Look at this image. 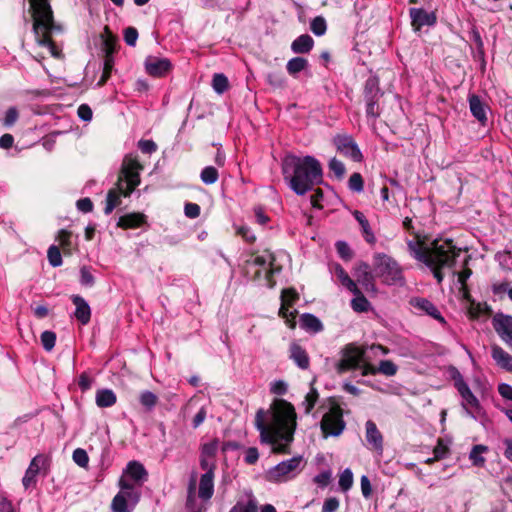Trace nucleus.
<instances>
[{
	"mask_svg": "<svg viewBox=\"0 0 512 512\" xmlns=\"http://www.w3.org/2000/svg\"><path fill=\"white\" fill-rule=\"evenodd\" d=\"M255 425L260 432L261 441L272 445L273 452L287 453L296 428V413L293 405L285 400L274 403L272 421L265 423V412L256 413Z\"/></svg>",
	"mask_w": 512,
	"mask_h": 512,
	"instance_id": "f257e3e1",
	"label": "nucleus"
},
{
	"mask_svg": "<svg viewBox=\"0 0 512 512\" xmlns=\"http://www.w3.org/2000/svg\"><path fill=\"white\" fill-rule=\"evenodd\" d=\"M285 182L297 195H304L322 182V167L313 156L287 155L281 163Z\"/></svg>",
	"mask_w": 512,
	"mask_h": 512,
	"instance_id": "f03ea898",
	"label": "nucleus"
},
{
	"mask_svg": "<svg viewBox=\"0 0 512 512\" xmlns=\"http://www.w3.org/2000/svg\"><path fill=\"white\" fill-rule=\"evenodd\" d=\"M29 1L33 12V32L37 44L47 48L53 57L58 58L60 50L51 40V35L55 32H61V27L54 22L49 0Z\"/></svg>",
	"mask_w": 512,
	"mask_h": 512,
	"instance_id": "7ed1b4c3",
	"label": "nucleus"
},
{
	"mask_svg": "<svg viewBox=\"0 0 512 512\" xmlns=\"http://www.w3.org/2000/svg\"><path fill=\"white\" fill-rule=\"evenodd\" d=\"M143 166L136 157L128 155L123 159L121 171L117 181V187L109 190L106 197L104 213L109 215L121 203L120 197L130 196L140 184V172Z\"/></svg>",
	"mask_w": 512,
	"mask_h": 512,
	"instance_id": "20e7f679",
	"label": "nucleus"
},
{
	"mask_svg": "<svg viewBox=\"0 0 512 512\" xmlns=\"http://www.w3.org/2000/svg\"><path fill=\"white\" fill-rule=\"evenodd\" d=\"M452 239H435L432 241L429 247H423L422 243L413 240L407 242L408 250L415 259L423 262L425 265H432L440 263L441 265L447 264V258L444 260L443 257L445 252L449 251L450 241Z\"/></svg>",
	"mask_w": 512,
	"mask_h": 512,
	"instance_id": "39448f33",
	"label": "nucleus"
},
{
	"mask_svg": "<svg viewBox=\"0 0 512 512\" xmlns=\"http://www.w3.org/2000/svg\"><path fill=\"white\" fill-rule=\"evenodd\" d=\"M374 270L383 282L388 285L402 283V270L398 263L389 255L376 253L373 256Z\"/></svg>",
	"mask_w": 512,
	"mask_h": 512,
	"instance_id": "423d86ee",
	"label": "nucleus"
},
{
	"mask_svg": "<svg viewBox=\"0 0 512 512\" xmlns=\"http://www.w3.org/2000/svg\"><path fill=\"white\" fill-rule=\"evenodd\" d=\"M120 491L114 496L111 509L113 512H131L140 499V491L125 478L119 480Z\"/></svg>",
	"mask_w": 512,
	"mask_h": 512,
	"instance_id": "0eeeda50",
	"label": "nucleus"
},
{
	"mask_svg": "<svg viewBox=\"0 0 512 512\" xmlns=\"http://www.w3.org/2000/svg\"><path fill=\"white\" fill-rule=\"evenodd\" d=\"M341 353L342 357L336 366L339 374L356 368H361L362 373L365 363H369L368 357L366 356V350L354 344H348L345 346Z\"/></svg>",
	"mask_w": 512,
	"mask_h": 512,
	"instance_id": "6e6552de",
	"label": "nucleus"
},
{
	"mask_svg": "<svg viewBox=\"0 0 512 512\" xmlns=\"http://www.w3.org/2000/svg\"><path fill=\"white\" fill-rule=\"evenodd\" d=\"M345 427L346 423L343 420V411L338 404L333 403L329 410L324 413L320 422V428L324 438L329 436H340L343 433Z\"/></svg>",
	"mask_w": 512,
	"mask_h": 512,
	"instance_id": "1a4fd4ad",
	"label": "nucleus"
},
{
	"mask_svg": "<svg viewBox=\"0 0 512 512\" xmlns=\"http://www.w3.org/2000/svg\"><path fill=\"white\" fill-rule=\"evenodd\" d=\"M383 92L379 87V79L376 76H370L364 85V100L366 103V116L373 122L380 116L379 100Z\"/></svg>",
	"mask_w": 512,
	"mask_h": 512,
	"instance_id": "9d476101",
	"label": "nucleus"
},
{
	"mask_svg": "<svg viewBox=\"0 0 512 512\" xmlns=\"http://www.w3.org/2000/svg\"><path fill=\"white\" fill-rule=\"evenodd\" d=\"M451 377L454 380V386L462 397V407L467 415L475 418V413H479L481 409L478 399L464 381L461 373L454 367L451 369Z\"/></svg>",
	"mask_w": 512,
	"mask_h": 512,
	"instance_id": "9b49d317",
	"label": "nucleus"
},
{
	"mask_svg": "<svg viewBox=\"0 0 512 512\" xmlns=\"http://www.w3.org/2000/svg\"><path fill=\"white\" fill-rule=\"evenodd\" d=\"M274 261V256L269 252H265L262 255L252 256L246 263L248 266L259 267V270L255 272V276L259 278L263 272L266 281L271 283L272 275L280 271V268L275 266Z\"/></svg>",
	"mask_w": 512,
	"mask_h": 512,
	"instance_id": "f8f14e48",
	"label": "nucleus"
},
{
	"mask_svg": "<svg viewBox=\"0 0 512 512\" xmlns=\"http://www.w3.org/2000/svg\"><path fill=\"white\" fill-rule=\"evenodd\" d=\"M333 143L336 146L337 151L342 155L351 158L355 162H360L362 160V153L351 136L337 135L334 137Z\"/></svg>",
	"mask_w": 512,
	"mask_h": 512,
	"instance_id": "ddd939ff",
	"label": "nucleus"
},
{
	"mask_svg": "<svg viewBox=\"0 0 512 512\" xmlns=\"http://www.w3.org/2000/svg\"><path fill=\"white\" fill-rule=\"evenodd\" d=\"M492 325L499 337L512 347V316L496 313L492 318Z\"/></svg>",
	"mask_w": 512,
	"mask_h": 512,
	"instance_id": "4468645a",
	"label": "nucleus"
},
{
	"mask_svg": "<svg viewBox=\"0 0 512 512\" xmlns=\"http://www.w3.org/2000/svg\"><path fill=\"white\" fill-rule=\"evenodd\" d=\"M449 246H450V248L448 249L449 251L445 252V254H443L444 256L441 257L444 260L447 258V262H449V263L443 264V265H441L440 263L427 265L428 267H430L432 269L433 275L437 279L438 283H441L443 280V274H442L441 270L444 268H452L455 264L456 258L460 255V253L462 251L461 248L456 247L453 240L450 241Z\"/></svg>",
	"mask_w": 512,
	"mask_h": 512,
	"instance_id": "2eb2a0df",
	"label": "nucleus"
},
{
	"mask_svg": "<svg viewBox=\"0 0 512 512\" xmlns=\"http://www.w3.org/2000/svg\"><path fill=\"white\" fill-rule=\"evenodd\" d=\"M121 478L127 479L134 485L135 489L139 490V487L147 479V471L141 463L137 461H130Z\"/></svg>",
	"mask_w": 512,
	"mask_h": 512,
	"instance_id": "dca6fc26",
	"label": "nucleus"
},
{
	"mask_svg": "<svg viewBox=\"0 0 512 512\" xmlns=\"http://www.w3.org/2000/svg\"><path fill=\"white\" fill-rule=\"evenodd\" d=\"M354 276L367 292H375L374 275L371 272L369 264L360 262L355 267Z\"/></svg>",
	"mask_w": 512,
	"mask_h": 512,
	"instance_id": "f3484780",
	"label": "nucleus"
},
{
	"mask_svg": "<svg viewBox=\"0 0 512 512\" xmlns=\"http://www.w3.org/2000/svg\"><path fill=\"white\" fill-rule=\"evenodd\" d=\"M45 462L46 459L43 455H37L32 459L22 479V484L25 489H29L36 485V477L41 468L45 465Z\"/></svg>",
	"mask_w": 512,
	"mask_h": 512,
	"instance_id": "a211bd4d",
	"label": "nucleus"
},
{
	"mask_svg": "<svg viewBox=\"0 0 512 512\" xmlns=\"http://www.w3.org/2000/svg\"><path fill=\"white\" fill-rule=\"evenodd\" d=\"M145 68L149 75L161 77L171 69V62L166 58L148 57L145 61Z\"/></svg>",
	"mask_w": 512,
	"mask_h": 512,
	"instance_id": "6ab92c4d",
	"label": "nucleus"
},
{
	"mask_svg": "<svg viewBox=\"0 0 512 512\" xmlns=\"http://www.w3.org/2000/svg\"><path fill=\"white\" fill-rule=\"evenodd\" d=\"M410 17L412 26L419 30L423 26H433L436 23V15L434 12H427L421 8H411Z\"/></svg>",
	"mask_w": 512,
	"mask_h": 512,
	"instance_id": "aec40b11",
	"label": "nucleus"
},
{
	"mask_svg": "<svg viewBox=\"0 0 512 512\" xmlns=\"http://www.w3.org/2000/svg\"><path fill=\"white\" fill-rule=\"evenodd\" d=\"M302 462V457H293L277 464L270 472L271 476L277 480L286 477L296 471Z\"/></svg>",
	"mask_w": 512,
	"mask_h": 512,
	"instance_id": "412c9836",
	"label": "nucleus"
},
{
	"mask_svg": "<svg viewBox=\"0 0 512 512\" xmlns=\"http://www.w3.org/2000/svg\"><path fill=\"white\" fill-rule=\"evenodd\" d=\"M366 440L368 444L378 453H383V436L372 420L365 423Z\"/></svg>",
	"mask_w": 512,
	"mask_h": 512,
	"instance_id": "4be33fe9",
	"label": "nucleus"
},
{
	"mask_svg": "<svg viewBox=\"0 0 512 512\" xmlns=\"http://www.w3.org/2000/svg\"><path fill=\"white\" fill-rule=\"evenodd\" d=\"M410 304L420 312L431 316L432 318L438 320L441 323H445V320L442 317L439 310L437 309V307L428 299L415 297L410 300Z\"/></svg>",
	"mask_w": 512,
	"mask_h": 512,
	"instance_id": "5701e85b",
	"label": "nucleus"
},
{
	"mask_svg": "<svg viewBox=\"0 0 512 512\" xmlns=\"http://www.w3.org/2000/svg\"><path fill=\"white\" fill-rule=\"evenodd\" d=\"M397 365L393 363L391 360H382L379 363L378 367L370 363H365L363 366V376L367 375H375L377 373H381L385 376H394L397 373Z\"/></svg>",
	"mask_w": 512,
	"mask_h": 512,
	"instance_id": "b1692460",
	"label": "nucleus"
},
{
	"mask_svg": "<svg viewBox=\"0 0 512 512\" xmlns=\"http://www.w3.org/2000/svg\"><path fill=\"white\" fill-rule=\"evenodd\" d=\"M288 295H291V299L292 300H297L298 299V295L295 292V290H293V289H284L282 291V293H281V307L279 309V315L283 319H285L287 324H290V326L293 327V325H294L293 322H294L295 315H294L293 311H290V307L291 306H289V300L287 299Z\"/></svg>",
	"mask_w": 512,
	"mask_h": 512,
	"instance_id": "393cba45",
	"label": "nucleus"
},
{
	"mask_svg": "<svg viewBox=\"0 0 512 512\" xmlns=\"http://www.w3.org/2000/svg\"><path fill=\"white\" fill-rule=\"evenodd\" d=\"M71 300L75 305V318L83 325L88 324L91 318V309L87 301L79 295H72Z\"/></svg>",
	"mask_w": 512,
	"mask_h": 512,
	"instance_id": "a878e982",
	"label": "nucleus"
},
{
	"mask_svg": "<svg viewBox=\"0 0 512 512\" xmlns=\"http://www.w3.org/2000/svg\"><path fill=\"white\" fill-rule=\"evenodd\" d=\"M469 108L472 115L481 123L485 124L487 122V106L482 102L479 96L470 95L469 96Z\"/></svg>",
	"mask_w": 512,
	"mask_h": 512,
	"instance_id": "bb28decb",
	"label": "nucleus"
},
{
	"mask_svg": "<svg viewBox=\"0 0 512 512\" xmlns=\"http://www.w3.org/2000/svg\"><path fill=\"white\" fill-rule=\"evenodd\" d=\"M290 358L302 370H306L310 365V358L304 348L297 343L290 345Z\"/></svg>",
	"mask_w": 512,
	"mask_h": 512,
	"instance_id": "cd10ccee",
	"label": "nucleus"
},
{
	"mask_svg": "<svg viewBox=\"0 0 512 512\" xmlns=\"http://www.w3.org/2000/svg\"><path fill=\"white\" fill-rule=\"evenodd\" d=\"M105 61H104V70L103 74L98 82V85H103L108 78L110 77L112 66H113V58L112 54L114 53L115 47L112 39H106L105 42Z\"/></svg>",
	"mask_w": 512,
	"mask_h": 512,
	"instance_id": "c85d7f7f",
	"label": "nucleus"
},
{
	"mask_svg": "<svg viewBox=\"0 0 512 512\" xmlns=\"http://www.w3.org/2000/svg\"><path fill=\"white\" fill-rule=\"evenodd\" d=\"M491 356L496 364L507 371L512 372V355L498 345L491 347Z\"/></svg>",
	"mask_w": 512,
	"mask_h": 512,
	"instance_id": "c756f323",
	"label": "nucleus"
},
{
	"mask_svg": "<svg viewBox=\"0 0 512 512\" xmlns=\"http://www.w3.org/2000/svg\"><path fill=\"white\" fill-rule=\"evenodd\" d=\"M214 473L205 472L201 478L199 483V497L203 500H208L212 497L214 493Z\"/></svg>",
	"mask_w": 512,
	"mask_h": 512,
	"instance_id": "7c9ffc66",
	"label": "nucleus"
},
{
	"mask_svg": "<svg viewBox=\"0 0 512 512\" xmlns=\"http://www.w3.org/2000/svg\"><path fill=\"white\" fill-rule=\"evenodd\" d=\"M314 46L313 38L308 34H302L297 37L291 44V50L295 54L309 53Z\"/></svg>",
	"mask_w": 512,
	"mask_h": 512,
	"instance_id": "2f4dec72",
	"label": "nucleus"
},
{
	"mask_svg": "<svg viewBox=\"0 0 512 512\" xmlns=\"http://www.w3.org/2000/svg\"><path fill=\"white\" fill-rule=\"evenodd\" d=\"M146 217L142 213H129L123 215L118 220V227L128 229L137 228L145 223Z\"/></svg>",
	"mask_w": 512,
	"mask_h": 512,
	"instance_id": "473e14b6",
	"label": "nucleus"
},
{
	"mask_svg": "<svg viewBox=\"0 0 512 512\" xmlns=\"http://www.w3.org/2000/svg\"><path fill=\"white\" fill-rule=\"evenodd\" d=\"M353 216L359 223L361 230H362V235L365 238L366 242L369 244H375V242H376L375 235H374L365 215L362 212L355 210L353 212Z\"/></svg>",
	"mask_w": 512,
	"mask_h": 512,
	"instance_id": "72a5a7b5",
	"label": "nucleus"
},
{
	"mask_svg": "<svg viewBox=\"0 0 512 512\" xmlns=\"http://www.w3.org/2000/svg\"><path fill=\"white\" fill-rule=\"evenodd\" d=\"M116 394L111 389H100L96 392L95 401L98 407H111L116 403Z\"/></svg>",
	"mask_w": 512,
	"mask_h": 512,
	"instance_id": "f704fd0d",
	"label": "nucleus"
},
{
	"mask_svg": "<svg viewBox=\"0 0 512 512\" xmlns=\"http://www.w3.org/2000/svg\"><path fill=\"white\" fill-rule=\"evenodd\" d=\"M300 325L306 331L314 333L320 332L323 329L321 321L310 313H305L300 318Z\"/></svg>",
	"mask_w": 512,
	"mask_h": 512,
	"instance_id": "c9c22d12",
	"label": "nucleus"
},
{
	"mask_svg": "<svg viewBox=\"0 0 512 512\" xmlns=\"http://www.w3.org/2000/svg\"><path fill=\"white\" fill-rule=\"evenodd\" d=\"M334 271H335L337 278L339 279V281L341 282V284L343 286H345L350 292H358V287H357L355 281H353L349 277V275L347 274V272L343 269V267L341 265L336 264L334 267Z\"/></svg>",
	"mask_w": 512,
	"mask_h": 512,
	"instance_id": "e433bc0d",
	"label": "nucleus"
},
{
	"mask_svg": "<svg viewBox=\"0 0 512 512\" xmlns=\"http://www.w3.org/2000/svg\"><path fill=\"white\" fill-rule=\"evenodd\" d=\"M488 451V447L485 445H475L469 453V459L472 464L476 467H483L485 465V458L481 455Z\"/></svg>",
	"mask_w": 512,
	"mask_h": 512,
	"instance_id": "4c0bfd02",
	"label": "nucleus"
},
{
	"mask_svg": "<svg viewBox=\"0 0 512 512\" xmlns=\"http://www.w3.org/2000/svg\"><path fill=\"white\" fill-rule=\"evenodd\" d=\"M308 67V61L303 57H294L290 59L286 64L287 72L291 76H295L297 73L305 70Z\"/></svg>",
	"mask_w": 512,
	"mask_h": 512,
	"instance_id": "58836bf2",
	"label": "nucleus"
},
{
	"mask_svg": "<svg viewBox=\"0 0 512 512\" xmlns=\"http://www.w3.org/2000/svg\"><path fill=\"white\" fill-rule=\"evenodd\" d=\"M355 297L351 301V307L356 312H367L370 308L369 301L365 298L362 292L358 289V292H352Z\"/></svg>",
	"mask_w": 512,
	"mask_h": 512,
	"instance_id": "ea45409f",
	"label": "nucleus"
},
{
	"mask_svg": "<svg viewBox=\"0 0 512 512\" xmlns=\"http://www.w3.org/2000/svg\"><path fill=\"white\" fill-rule=\"evenodd\" d=\"M200 178L206 185L214 184L219 178L218 170L213 166H206L202 169Z\"/></svg>",
	"mask_w": 512,
	"mask_h": 512,
	"instance_id": "a19ab883",
	"label": "nucleus"
},
{
	"mask_svg": "<svg viewBox=\"0 0 512 512\" xmlns=\"http://www.w3.org/2000/svg\"><path fill=\"white\" fill-rule=\"evenodd\" d=\"M139 401L146 410L151 411L158 402V397L151 391H143L139 396Z\"/></svg>",
	"mask_w": 512,
	"mask_h": 512,
	"instance_id": "79ce46f5",
	"label": "nucleus"
},
{
	"mask_svg": "<svg viewBox=\"0 0 512 512\" xmlns=\"http://www.w3.org/2000/svg\"><path fill=\"white\" fill-rule=\"evenodd\" d=\"M512 253L509 250L499 251L495 254V260L503 270L512 271Z\"/></svg>",
	"mask_w": 512,
	"mask_h": 512,
	"instance_id": "37998d69",
	"label": "nucleus"
},
{
	"mask_svg": "<svg viewBox=\"0 0 512 512\" xmlns=\"http://www.w3.org/2000/svg\"><path fill=\"white\" fill-rule=\"evenodd\" d=\"M228 79L224 74H215L212 79V87L218 94L224 93L228 89Z\"/></svg>",
	"mask_w": 512,
	"mask_h": 512,
	"instance_id": "c03bdc74",
	"label": "nucleus"
},
{
	"mask_svg": "<svg viewBox=\"0 0 512 512\" xmlns=\"http://www.w3.org/2000/svg\"><path fill=\"white\" fill-rule=\"evenodd\" d=\"M310 30L316 36H323L327 30V24H326L325 18L322 16H317L314 19H312V21L310 23Z\"/></svg>",
	"mask_w": 512,
	"mask_h": 512,
	"instance_id": "a18cd8bd",
	"label": "nucleus"
},
{
	"mask_svg": "<svg viewBox=\"0 0 512 512\" xmlns=\"http://www.w3.org/2000/svg\"><path fill=\"white\" fill-rule=\"evenodd\" d=\"M71 237H72L71 232H69L65 229H62L58 232L57 240L65 253L71 252V249H72Z\"/></svg>",
	"mask_w": 512,
	"mask_h": 512,
	"instance_id": "49530a36",
	"label": "nucleus"
},
{
	"mask_svg": "<svg viewBox=\"0 0 512 512\" xmlns=\"http://www.w3.org/2000/svg\"><path fill=\"white\" fill-rule=\"evenodd\" d=\"M318 392L315 388H311L310 391L306 394L305 399L302 405L305 407V413L309 414L314 408L317 400H318Z\"/></svg>",
	"mask_w": 512,
	"mask_h": 512,
	"instance_id": "de8ad7c7",
	"label": "nucleus"
},
{
	"mask_svg": "<svg viewBox=\"0 0 512 512\" xmlns=\"http://www.w3.org/2000/svg\"><path fill=\"white\" fill-rule=\"evenodd\" d=\"M47 256L48 261L52 267H59L62 265L61 252L57 246H50L47 252Z\"/></svg>",
	"mask_w": 512,
	"mask_h": 512,
	"instance_id": "09e8293b",
	"label": "nucleus"
},
{
	"mask_svg": "<svg viewBox=\"0 0 512 512\" xmlns=\"http://www.w3.org/2000/svg\"><path fill=\"white\" fill-rule=\"evenodd\" d=\"M353 485V473L347 468L339 476V486L343 491H348Z\"/></svg>",
	"mask_w": 512,
	"mask_h": 512,
	"instance_id": "8fccbe9b",
	"label": "nucleus"
},
{
	"mask_svg": "<svg viewBox=\"0 0 512 512\" xmlns=\"http://www.w3.org/2000/svg\"><path fill=\"white\" fill-rule=\"evenodd\" d=\"M41 344L46 351H51L56 343V334L52 331H44L41 334Z\"/></svg>",
	"mask_w": 512,
	"mask_h": 512,
	"instance_id": "3c124183",
	"label": "nucleus"
},
{
	"mask_svg": "<svg viewBox=\"0 0 512 512\" xmlns=\"http://www.w3.org/2000/svg\"><path fill=\"white\" fill-rule=\"evenodd\" d=\"M73 461L80 467L85 468L88 465L89 457L87 452L82 448H77L73 451Z\"/></svg>",
	"mask_w": 512,
	"mask_h": 512,
	"instance_id": "603ef678",
	"label": "nucleus"
},
{
	"mask_svg": "<svg viewBox=\"0 0 512 512\" xmlns=\"http://www.w3.org/2000/svg\"><path fill=\"white\" fill-rule=\"evenodd\" d=\"M349 189L355 192H362L364 188L363 178L360 173H353L348 181Z\"/></svg>",
	"mask_w": 512,
	"mask_h": 512,
	"instance_id": "864d4df0",
	"label": "nucleus"
},
{
	"mask_svg": "<svg viewBox=\"0 0 512 512\" xmlns=\"http://www.w3.org/2000/svg\"><path fill=\"white\" fill-rule=\"evenodd\" d=\"M336 250L339 256L344 260H350L353 256V252L350 248V246L345 241H337L336 244Z\"/></svg>",
	"mask_w": 512,
	"mask_h": 512,
	"instance_id": "5fc2aeb1",
	"label": "nucleus"
},
{
	"mask_svg": "<svg viewBox=\"0 0 512 512\" xmlns=\"http://www.w3.org/2000/svg\"><path fill=\"white\" fill-rule=\"evenodd\" d=\"M218 450V441L213 440L209 443H205L201 448V455L204 457L214 458Z\"/></svg>",
	"mask_w": 512,
	"mask_h": 512,
	"instance_id": "6e6d98bb",
	"label": "nucleus"
},
{
	"mask_svg": "<svg viewBox=\"0 0 512 512\" xmlns=\"http://www.w3.org/2000/svg\"><path fill=\"white\" fill-rule=\"evenodd\" d=\"M94 282H95L94 277L91 274L89 268H87L85 266L82 267L80 270V283L83 286L91 287L94 285Z\"/></svg>",
	"mask_w": 512,
	"mask_h": 512,
	"instance_id": "4d7b16f0",
	"label": "nucleus"
},
{
	"mask_svg": "<svg viewBox=\"0 0 512 512\" xmlns=\"http://www.w3.org/2000/svg\"><path fill=\"white\" fill-rule=\"evenodd\" d=\"M329 168L338 178H341L345 173L344 164L336 158L330 160Z\"/></svg>",
	"mask_w": 512,
	"mask_h": 512,
	"instance_id": "13d9d810",
	"label": "nucleus"
},
{
	"mask_svg": "<svg viewBox=\"0 0 512 512\" xmlns=\"http://www.w3.org/2000/svg\"><path fill=\"white\" fill-rule=\"evenodd\" d=\"M18 111L15 107H10L5 114V117L3 119V125L4 126H12L18 119Z\"/></svg>",
	"mask_w": 512,
	"mask_h": 512,
	"instance_id": "bf43d9fd",
	"label": "nucleus"
},
{
	"mask_svg": "<svg viewBox=\"0 0 512 512\" xmlns=\"http://www.w3.org/2000/svg\"><path fill=\"white\" fill-rule=\"evenodd\" d=\"M339 505V500L336 497L327 498L323 503L321 512H336Z\"/></svg>",
	"mask_w": 512,
	"mask_h": 512,
	"instance_id": "052dcab7",
	"label": "nucleus"
},
{
	"mask_svg": "<svg viewBox=\"0 0 512 512\" xmlns=\"http://www.w3.org/2000/svg\"><path fill=\"white\" fill-rule=\"evenodd\" d=\"M138 38V32L133 27H128L124 31V40L127 45L129 46H135L136 41Z\"/></svg>",
	"mask_w": 512,
	"mask_h": 512,
	"instance_id": "680f3d73",
	"label": "nucleus"
},
{
	"mask_svg": "<svg viewBox=\"0 0 512 512\" xmlns=\"http://www.w3.org/2000/svg\"><path fill=\"white\" fill-rule=\"evenodd\" d=\"M331 471L325 470L314 477V482L320 487H326L331 480Z\"/></svg>",
	"mask_w": 512,
	"mask_h": 512,
	"instance_id": "e2e57ef3",
	"label": "nucleus"
},
{
	"mask_svg": "<svg viewBox=\"0 0 512 512\" xmlns=\"http://www.w3.org/2000/svg\"><path fill=\"white\" fill-rule=\"evenodd\" d=\"M139 149L143 153L151 154L157 150V145L152 140H141L138 143Z\"/></svg>",
	"mask_w": 512,
	"mask_h": 512,
	"instance_id": "0e129e2a",
	"label": "nucleus"
},
{
	"mask_svg": "<svg viewBox=\"0 0 512 512\" xmlns=\"http://www.w3.org/2000/svg\"><path fill=\"white\" fill-rule=\"evenodd\" d=\"M77 114L83 121H90L92 119V110L87 104H82L78 107Z\"/></svg>",
	"mask_w": 512,
	"mask_h": 512,
	"instance_id": "69168bd1",
	"label": "nucleus"
},
{
	"mask_svg": "<svg viewBox=\"0 0 512 512\" xmlns=\"http://www.w3.org/2000/svg\"><path fill=\"white\" fill-rule=\"evenodd\" d=\"M184 212L187 217L196 218L200 215V206L196 203H187Z\"/></svg>",
	"mask_w": 512,
	"mask_h": 512,
	"instance_id": "338daca9",
	"label": "nucleus"
},
{
	"mask_svg": "<svg viewBox=\"0 0 512 512\" xmlns=\"http://www.w3.org/2000/svg\"><path fill=\"white\" fill-rule=\"evenodd\" d=\"M236 231L237 234L240 235L247 242H254L256 239L251 229L247 226H239Z\"/></svg>",
	"mask_w": 512,
	"mask_h": 512,
	"instance_id": "774afa93",
	"label": "nucleus"
}]
</instances>
